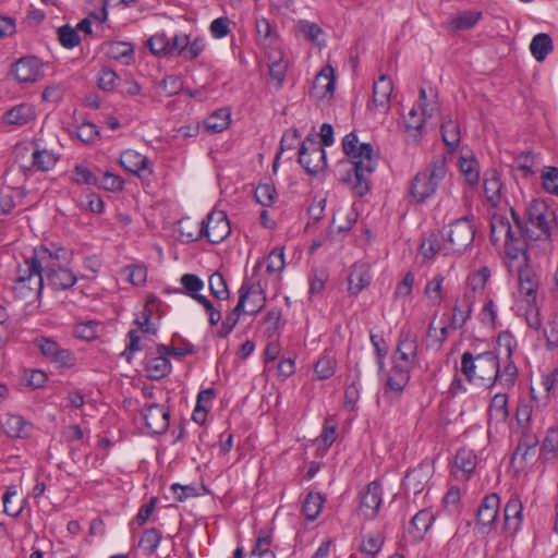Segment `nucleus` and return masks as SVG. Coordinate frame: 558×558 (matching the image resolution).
Instances as JSON below:
<instances>
[{"label":"nucleus","mask_w":558,"mask_h":558,"mask_svg":"<svg viewBox=\"0 0 558 558\" xmlns=\"http://www.w3.org/2000/svg\"><path fill=\"white\" fill-rule=\"evenodd\" d=\"M481 16L480 11H463L453 17L452 23L457 29H469L478 22Z\"/></svg>","instance_id":"603ef678"},{"label":"nucleus","mask_w":558,"mask_h":558,"mask_svg":"<svg viewBox=\"0 0 558 558\" xmlns=\"http://www.w3.org/2000/svg\"><path fill=\"white\" fill-rule=\"evenodd\" d=\"M541 386L548 399L558 397V367L542 377Z\"/></svg>","instance_id":"774afa93"},{"label":"nucleus","mask_w":558,"mask_h":558,"mask_svg":"<svg viewBox=\"0 0 558 558\" xmlns=\"http://www.w3.org/2000/svg\"><path fill=\"white\" fill-rule=\"evenodd\" d=\"M544 336L546 338L547 348L553 350L558 347V316L553 315L546 322L544 327Z\"/></svg>","instance_id":"e2e57ef3"},{"label":"nucleus","mask_w":558,"mask_h":558,"mask_svg":"<svg viewBox=\"0 0 558 558\" xmlns=\"http://www.w3.org/2000/svg\"><path fill=\"white\" fill-rule=\"evenodd\" d=\"M35 118V110L29 104H20L4 114V121L12 125L27 124Z\"/></svg>","instance_id":"473e14b6"},{"label":"nucleus","mask_w":558,"mask_h":558,"mask_svg":"<svg viewBox=\"0 0 558 558\" xmlns=\"http://www.w3.org/2000/svg\"><path fill=\"white\" fill-rule=\"evenodd\" d=\"M383 502V487L378 481L371 482L361 493L360 512L366 520L374 519Z\"/></svg>","instance_id":"2eb2a0df"},{"label":"nucleus","mask_w":558,"mask_h":558,"mask_svg":"<svg viewBox=\"0 0 558 558\" xmlns=\"http://www.w3.org/2000/svg\"><path fill=\"white\" fill-rule=\"evenodd\" d=\"M410 381V365L392 360V367L387 374L384 396L390 401L399 400Z\"/></svg>","instance_id":"1a4fd4ad"},{"label":"nucleus","mask_w":558,"mask_h":558,"mask_svg":"<svg viewBox=\"0 0 558 558\" xmlns=\"http://www.w3.org/2000/svg\"><path fill=\"white\" fill-rule=\"evenodd\" d=\"M325 498L320 493L310 492L303 502L302 513L308 521H315L323 510Z\"/></svg>","instance_id":"e433bc0d"},{"label":"nucleus","mask_w":558,"mask_h":558,"mask_svg":"<svg viewBox=\"0 0 558 558\" xmlns=\"http://www.w3.org/2000/svg\"><path fill=\"white\" fill-rule=\"evenodd\" d=\"M553 48V40L546 33L535 35L530 44L531 53L537 61L545 60Z\"/></svg>","instance_id":"a19ab883"},{"label":"nucleus","mask_w":558,"mask_h":558,"mask_svg":"<svg viewBox=\"0 0 558 558\" xmlns=\"http://www.w3.org/2000/svg\"><path fill=\"white\" fill-rule=\"evenodd\" d=\"M523 239L525 240V263L527 250L538 242L549 245L551 235L558 228L556 211L542 199H533L525 209Z\"/></svg>","instance_id":"f03ea898"},{"label":"nucleus","mask_w":558,"mask_h":558,"mask_svg":"<svg viewBox=\"0 0 558 558\" xmlns=\"http://www.w3.org/2000/svg\"><path fill=\"white\" fill-rule=\"evenodd\" d=\"M472 305V296L468 293H464L461 299L456 301L452 308V317L449 323L451 329H461L466 324L468 319L471 317Z\"/></svg>","instance_id":"a878e982"},{"label":"nucleus","mask_w":558,"mask_h":558,"mask_svg":"<svg viewBox=\"0 0 558 558\" xmlns=\"http://www.w3.org/2000/svg\"><path fill=\"white\" fill-rule=\"evenodd\" d=\"M513 223L500 214H494L490 219V241L493 244L504 242L505 253L511 259L519 256L525 258V240L523 239V222L520 215L510 209Z\"/></svg>","instance_id":"7ed1b4c3"},{"label":"nucleus","mask_w":558,"mask_h":558,"mask_svg":"<svg viewBox=\"0 0 558 558\" xmlns=\"http://www.w3.org/2000/svg\"><path fill=\"white\" fill-rule=\"evenodd\" d=\"M459 170L469 186L475 187L478 185L481 168L477 159L473 154L460 155Z\"/></svg>","instance_id":"c85d7f7f"},{"label":"nucleus","mask_w":558,"mask_h":558,"mask_svg":"<svg viewBox=\"0 0 558 558\" xmlns=\"http://www.w3.org/2000/svg\"><path fill=\"white\" fill-rule=\"evenodd\" d=\"M444 281L445 277L440 274H437L426 283L424 294L427 296V299L430 301L433 305H439L444 299Z\"/></svg>","instance_id":"49530a36"},{"label":"nucleus","mask_w":558,"mask_h":558,"mask_svg":"<svg viewBox=\"0 0 558 558\" xmlns=\"http://www.w3.org/2000/svg\"><path fill=\"white\" fill-rule=\"evenodd\" d=\"M171 362L166 357L165 354H147L145 357V371L147 377L153 380H159L166 377L171 372Z\"/></svg>","instance_id":"5701e85b"},{"label":"nucleus","mask_w":558,"mask_h":558,"mask_svg":"<svg viewBox=\"0 0 558 558\" xmlns=\"http://www.w3.org/2000/svg\"><path fill=\"white\" fill-rule=\"evenodd\" d=\"M209 290L210 293L219 299V300H227L229 298V290L227 287V282L223 278V276L219 272H214L209 277Z\"/></svg>","instance_id":"864d4df0"},{"label":"nucleus","mask_w":558,"mask_h":558,"mask_svg":"<svg viewBox=\"0 0 558 558\" xmlns=\"http://www.w3.org/2000/svg\"><path fill=\"white\" fill-rule=\"evenodd\" d=\"M120 163L126 171L138 177H141L145 170H148V173L153 172L151 169H148V165L150 163L149 159L135 150L129 149L122 153Z\"/></svg>","instance_id":"cd10ccee"},{"label":"nucleus","mask_w":558,"mask_h":558,"mask_svg":"<svg viewBox=\"0 0 558 558\" xmlns=\"http://www.w3.org/2000/svg\"><path fill=\"white\" fill-rule=\"evenodd\" d=\"M248 289L250 299L246 303V315H255L265 306L266 295L264 289L259 284L255 287L254 284L248 283Z\"/></svg>","instance_id":"de8ad7c7"},{"label":"nucleus","mask_w":558,"mask_h":558,"mask_svg":"<svg viewBox=\"0 0 558 558\" xmlns=\"http://www.w3.org/2000/svg\"><path fill=\"white\" fill-rule=\"evenodd\" d=\"M558 452V427L548 428L541 446V454L555 456Z\"/></svg>","instance_id":"69168bd1"},{"label":"nucleus","mask_w":558,"mask_h":558,"mask_svg":"<svg viewBox=\"0 0 558 558\" xmlns=\"http://www.w3.org/2000/svg\"><path fill=\"white\" fill-rule=\"evenodd\" d=\"M461 372L469 383L478 379L482 385L492 388L496 385L498 355L495 351H486L477 355L465 351L461 356Z\"/></svg>","instance_id":"39448f33"},{"label":"nucleus","mask_w":558,"mask_h":558,"mask_svg":"<svg viewBox=\"0 0 558 558\" xmlns=\"http://www.w3.org/2000/svg\"><path fill=\"white\" fill-rule=\"evenodd\" d=\"M99 324L94 320L77 324L74 328V335L83 340L92 341L96 339Z\"/></svg>","instance_id":"0e129e2a"},{"label":"nucleus","mask_w":558,"mask_h":558,"mask_svg":"<svg viewBox=\"0 0 558 558\" xmlns=\"http://www.w3.org/2000/svg\"><path fill=\"white\" fill-rule=\"evenodd\" d=\"M181 284L186 294L193 299V295H201L198 291L204 288L203 280L194 274H185L181 277Z\"/></svg>","instance_id":"338daca9"},{"label":"nucleus","mask_w":558,"mask_h":558,"mask_svg":"<svg viewBox=\"0 0 558 558\" xmlns=\"http://www.w3.org/2000/svg\"><path fill=\"white\" fill-rule=\"evenodd\" d=\"M500 498L497 494L486 495L477 509L475 529L481 534H488L497 524Z\"/></svg>","instance_id":"9d476101"},{"label":"nucleus","mask_w":558,"mask_h":558,"mask_svg":"<svg viewBox=\"0 0 558 558\" xmlns=\"http://www.w3.org/2000/svg\"><path fill=\"white\" fill-rule=\"evenodd\" d=\"M0 424L4 433L12 438H25L31 433V424L21 415L5 414Z\"/></svg>","instance_id":"393cba45"},{"label":"nucleus","mask_w":558,"mask_h":558,"mask_svg":"<svg viewBox=\"0 0 558 558\" xmlns=\"http://www.w3.org/2000/svg\"><path fill=\"white\" fill-rule=\"evenodd\" d=\"M519 294L526 304L536 303L538 290V277L535 271L526 264L519 269L518 274Z\"/></svg>","instance_id":"a211bd4d"},{"label":"nucleus","mask_w":558,"mask_h":558,"mask_svg":"<svg viewBox=\"0 0 558 558\" xmlns=\"http://www.w3.org/2000/svg\"><path fill=\"white\" fill-rule=\"evenodd\" d=\"M256 39L263 47L270 46L274 41L272 28L265 17H257L255 21Z\"/></svg>","instance_id":"09e8293b"},{"label":"nucleus","mask_w":558,"mask_h":558,"mask_svg":"<svg viewBox=\"0 0 558 558\" xmlns=\"http://www.w3.org/2000/svg\"><path fill=\"white\" fill-rule=\"evenodd\" d=\"M543 187L550 194L558 196V168L544 167L542 171Z\"/></svg>","instance_id":"4d7b16f0"},{"label":"nucleus","mask_w":558,"mask_h":558,"mask_svg":"<svg viewBox=\"0 0 558 558\" xmlns=\"http://www.w3.org/2000/svg\"><path fill=\"white\" fill-rule=\"evenodd\" d=\"M384 542L385 536L381 532H371L363 537L360 551L373 558L380 551Z\"/></svg>","instance_id":"a18cd8bd"},{"label":"nucleus","mask_w":558,"mask_h":558,"mask_svg":"<svg viewBox=\"0 0 558 558\" xmlns=\"http://www.w3.org/2000/svg\"><path fill=\"white\" fill-rule=\"evenodd\" d=\"M299 163L311 175L322 172L326 166V151L316 137L308 135L299 149Z\"/></svg>","instance_id":"6e6552de"},{"label":"nucleus","mask_w":558,"mask_h":558,"mask_svg":"<svg viewBox=\"0 0 558 558\" xmlns=\"http://www.w3.org/2000/svg\"><path fill=\"white\" fill-rule=\"evenodd\" d=\"M490 277V270L487 267H482L472 272L468 277V286L473 292L484 290L487 280Z\"/></svg>","instance_id":"6e6d98bb"},{"label":"nucleus","mask_w":558,"mask_h":558,"mask_svg":"<svg viewBox=\"0 0 558 558\" xmlns=\"http://www.w3.org/2000/svg\"><path fill=\"white\" fill-rule=\"evenodd\" d=\"M447 172L446 157H434L426 168L416 172L411 179L408 187V196L411 198V202L420 205L434 197Z\"/></svg>","instance_id":"20e7f679"},{"label":"nucleus","mask_w":558,"mask_h":558,"mask_svg":"<svg viewBox=\"0 0 558 558\" xmlns=\"http://www.w3.org/2000/svg\"><path fill=\"white\" fill-rule=\"evenodd\" d=\"M433 474V469L427 462L420 463L416 468L409 470L402 481L407 494L417 496L427 486Z\"/></svg>","instance_id":"dca6fc26"},{"label":"nucleus","mask_w":558,"mask_h":558,"mask_svg":"<svg viewBox=\"0 0 558 558\" xmlns=\"http://www.w3.org/2000/svg\"><path fill=\"white\" fill-rule=\"evenodd\" d=\"M72 257L71 251L57 243L50 242L34 248L33 258L44 279L56 271V268L68 264Z\"/></svg>","instance_id":"423d86ee"},{"label":"nucleus","mask_w":558,"mask_h":558,"mask_svg":"<svg viewBox=\"0 0 558 558\" xmlns=\"http://www.w3.org/2000/svg\"><path fill=\"white\" fill-rule=\"evenodd\" d=\"M147 47L154 54L169 56L170 38L166 34H155L147 40Z\"/></svg>","instance_id":"5fc2aeb1"},{"label":"nucleus","mask_w":558,"mask_h":558,"mask_svg":"<svg viewBox=\"0 0 558 558\" xmlns=\"http://www.w3.org/2000/svg\"><path fill=\"white\" fill-rule=\"evenodd\" d=\"M72 181L80 185H97L98 177H96L85 165H76L72 172Z\"/></svg>","instance_id":"3c124183"},{"label":"nucleus","mask_w":558,"mask_h":558,"mask_svg":"<svg viewBox=\"0 0 558 558\" xmlns=\"http://www.w3.org/2000/svg\"><path fill=\"white\" fill-rule=\"evenodd\" d=\"M45 280L52 290L64 291L76 283L77 277L63 265L60 268H56V271L52 274L47 275Z\"/></svg>","instance_id":"c756f323"},{"label":"nucleus","mask_w":558,"mask_h":558,"mask_svg":"<svg viewBox=\"0 0 558 558\" xmlns=\"http://www.w3.org/2000/svg\"><path fill=\"white\" fill-rule=\"evenodd\" d=\"M435 520L432 510L425 508L420 510L410 522L409 534L414 541H422L424 535L433 525Z\"/></svg>","instance_id":"bb28decb"},{"label":"nucleus","mask_w":558,"mask_h":558,"mask_svg":"<svg viewBox=\"0 0 558 558\" xmlns=\"http://www.w3.org/2000/svg\"><path fill=\"white\" fill-rule=\"evenodd\" d=\"M496 376V384L498 383L504 389H511L514 386L518 368L512 357H506L502 368H500V363L498 362V374Z\"/></svg>","instance_id":"ea45409f"},{"label":"nucleus","mask_w":558,"mask_h":558,"mask_svg":"<svg viewBox=\"0 0 558 558\" xmlns=\"http://www.w3.org/2000/svg\"><path fill=\"white\" fill-rule=\"evenodd\" d=\"M342 150L351 165L344 182L351 183L356 196H364L371 189V177L377 167V157L369 143H361L355 132L347 134L341 142Z\"/></svg>","instance_id":"f257e3e1"},{"label":"nucleus","mask_w":558,"mask_h":558,"mask_svg":"<svg viewBox=\"0 0 558 558\" xmlns=\"http://www.w3.org/2000/svg\"><path fill=\"white\" fill-rule=\"evenodd\" d=\"M536 437H525L521 439L513 452L512 460H519L521 464H526L536 453Z\"/></svg>","instance_id":"37998d69"},{"label":"nucleus","mask_w":558,"mask_h":558,"mask_svg":"<svg viewBox=\"0 0 558 558\" xmlns=\"http://www.w3.org/2000/svg\"><path fill=\"white\" fill-rule=\"evenodd\" d=\"M477 463L476 454L466 448H461L457 451L454 457V466L460 470L465 477L475 470Z\"/></svg>","instance_id":"79ce46f5"},{"label":"nucleus","mask_w":558,"mask_h":558,"mask_svg":"<svg viewBox=\"0 0 558 558\" xmlns=\"http://www.w3.org/2000/svg\"><path fill=\"white\" fill-rule=\"evenodd\" d=\"M371 267L367 263H355L348 277V290L351 295L356 296L364 288L372 282Z\"/></svg>","instance_id":"412c9836"},{"label":"nucleus","mask_w":558,"mask_h":558,"mask_svg":"<svg viewBox=\"0 0 558 558\" xmlns=\"http://www.w3.org/2000/svg\"><path fill=\"white\" fill-rule=\"evenodd\" d=\"M179 240L182 243H192L203 238V221L197 222L190 217L178 221Z\"/></svg>","instance_id":"2f4dec72"},{"label":"nucleus","mask_w":558,"mask_h":558,"mask_svg":"<svg viewBox=\"0 0 558 558\" xmlns=\"http://www.w3.org/2000/svg\"><path fill=\"white\" fill-rule=\"evenodd\" d=\"M441 138L449 154L453 153L460 143V128L451 119L444 121L440 126Z\"/></svg>","instance_id":"58836bf2"},{"label":"nucleus","mask_w":558,"mask_h":558,"mask_svg":"<svg viewBox=\"0 0 558 558\" xmlns=\"http://www.w3.org/2000/svg\"><path fill=\"white\" fill-rule=\"evenodd\" d=\"M523 504L519 496L512 495L504 509V531L515 534L523 521Z\"/></svg>","instance_id":"aec40b11"},{"label":"nucleus","mask_w":558,"mask_h":558,"mask_svg":"<svg viewBox=\"0 0 558 558\" xmlns=\"http://www.w3.org/2000/svg\"><path fill=\"white\" fill-rule=\"evenodd\" d=\"M11 73L21 83H35L44 77L43 62L34 56L23 57L13 63Z\"/></svg>","instance_id":"f8f14e48"},{"label":"nucleus","mask_w":558,"mask_h":558,"mask_svg":"<svg viewBox=\"0 0 558 558\" xmlns=\"http://www.w3.org/2000/svg\"><path fill=\"white\" fill-rule=\"evenodd\" d=\"M488 415L490 421H495L497 423H504L507 421L509 416L508 410V395L506 392L496 393L488 407Z\"/></svg>","instance_id":"c9c22d12"},{"label":"nucleus","mask_w":558,"mask_h":558,"mask_svg":"<svg viewBox=\"0 0 558 558\" xmlns=\"http://www.w3.org/2000/svg\"><path fill=\"white\" fill-rule=\"evenodd\" d=\"M58 37L60 44L68 49L74 48L80 44V36L76 29L70 25H63L58 29Z\"/></svg>","instance_id":"052dcab7"},{"label":"nucleus","mask_w":558,"mask_h":558,"mask_svg":"<svg viewBox=\"0 0 558 558\" xmlns=\"http://www.w3.org/2000/svg\"><path fill=\"white\" fill-rule=\"evenodd\" d=\"M255 199L262 206H270L276 198V189L272 184L263 183L255 189Z\"/></svg>","instance_id":"13d9d810"},{"label":"nucleus","mask_w":558,"mask_h":558,"mask_svg":"<svg viewBox=\"0 0 558 558\" xmlns=\"http://www.w3.org/2000/svg\"><path fill=\"white\" fill-rule=\"evenodd\" d=\"M39 348L43 355L59 367H71L74 364L72 352L68 349H62L52 339H41Z\"/></svg>","instance_id":"6ab92c4d"},{"label":"nucleus","mask_w":558,"mask_h":558,"mask_svg":"<svg viewBox=\"0 0 558 558\" xmlns=\"http://www.w3.org/2000/svg\"><path fill=\"white\" fill-rule=\"evenodd\" d=\"M161 539L162 533L160 530L156 527L146 529L140 538L138 546L147 555H153L159 547Z\"/></svg>","instance_id":"c03bdc74"},{"label":"nucleus","mask_w":558,"mask_h":558,"mask_svg":"<svg viewBox=\"0 0 558 558\" xmlns=\"http://www.w3.org/2000/svg\"><path fill=\"white\" fill-rule=\"evenodd\" d=\"M392 89L393 86L391 78L386 74L380 75L379 78L375 81L373 85L372 104L375 107H381L387 109L389 107Z\"/></svg>","instance_id":"7c9ffc66"},{"label":"nucleus","mask_w":558,"mask_h":558,"mask_svg":"<svg viewBox=\"0 0 558 558\" xmlns=\"http://www.w3.org/2000/svg\"><path fill=\"white\" fill-rule=\"evenodd\" d=\"M12 293L16 300L33 302L40 298L44 289V277H16L12 284Z\"/></svg>","instance_id":"f3484780"},{"label":"nucleus","mask_w":558,"mask_h":558,"mask_svg":"<svg viewBox=\"0 0 558 558\" xmlns=\"http://www.w3.org/2000/svg\"><path fill=\"white\" fill-rule=\"evenodd\" d=\"M231 121V111L228 108H220L214 111L205 120V126L213 133L225 131Z\"/></svg>","instance_id":"4c0bfd02"},{"label":"nucleus","mask_w":558,"mask_h":558,"mask_svg":"<svg viewBox=\"0 0 558 558\" xmlns=\"http://www.w3.org/2000/svg\"><path fill=\"white\" fill-rule=\"evenodd\" d=\"M231 232L227 214L222 210H213L206 220H203V238L209 243L218 244L226 240Z\"/></svg>","instance_id":"9b49d317"},{"label":"nucleus","mask_w":558,"mask_h":558,"mask_svg":"<svg viewBox=\"0 0 558 558\" xmlns=\"http://www.w3.org/2000/svg\"><path fill=\"white\" fill-rule=\"evenodd\" d=\"M314 372L319 380L330 378L335 374V361L328 355H323L316 362Z\"/></svg>","instance_id":"bf43d9fd"},{"label":"nucleus","mask_w":558,"mask_h":558,"mask_svg":"<svg viewBox=\"0 0 558 558\" xmlns=\"http://www.w3.org/2000/svg\"><path fill=\"white\" fill-rule=\"evenodd\" d=\"M336 78L335 71L331 65H325L319 73L316 74L312 94L317 98H326L332 96L335 92Z\"/></svg>","instance_id":"4be33fe9"},{"label":"nucleus","mask_w":558,"mask_h":558,"mask_svg":"<svg viewBox=\"0 0 558 558\" xmlns=\"http://www.w3.org/2000/svg\"><path fill=\"white\" fill-rule=\"evenodd\" d=\"M105 53L110 59L129 64L134 56V48L125 41H110L105 45Z\"/></svg>","instance_id":"72a5a7b5"},{"label":"nucleus","mask_w":558,"mask_h":558,"mask_svg":"<svg viewBox=\"0 0 558 558\" xmlns=\"http://www.w3.org/2000/svg\"><path fill=\"white\" fill-rule=\"evenodd\" d=\"M284 267V247H275L267 256V272L280 275Z\"/></svg>","instance_id":"8fccbe9b"},{"label":"nucleus","mask_w":558,"mask_h":558,"mask_svg":"<svg viewBox=\"0 0 558 558\" xmlns=\"http://www.w3.org/2000/svg\"><path fill=\"white\" fill-rule=\"evenodd\" d=\"M97 186H100L110 192H118L123 190L124 181L121 177L106 171L101 178H98Z\"/></svg>","instance_id":"680f3d73"},{"label":"nucleus","mask_w":558,"mask_h":558,"mask_svg":"<svg viewBox=\"0 0 558 558\" xmlns=\"http://www.w3.org/2000/svg\"><path fill=\"white\" fill-rule=\"evenodd\" d=\"M447 241L444 250L447 253H463L474 241L475 229L469 216L462 217L450 223L446 232Z\"/></svg>","instance_id":"0eeeda50"},{"label":"nucleus","mask_w":558,"mask_h":558,"mask_svg":"<svg viewBox=\"0 0 558 558\" xmlns=\"http://www.w3.org/2000/svg\"><path fill=\"white\" fill-rule=\"evenodd\" d=\"M142 417L153 434L161 435L168 430L170 413L163 405L158 403L145 405Z\"/></svg>","instance_id":"4468645a"},{"label":"nucleus","mask_w":558,"mask_h":558,"mask_svg":"<svg viewBox=\"0 0 558 558\" xmlns=\"http://www.w3.org/2000/svg\"><path fill=\"white\" fill-rule=\"evenodd\" d=\"M32 166L39 171H49L51 170L57 161L59 160V156L50 149L40 148L36 145L32 154Z\"/></svg>","instance_id":"f704fd0d"},{"label":"nucleus","mask_w":558,"mask_h":558,"mask_svg":"<svg viewBox=\"0 0 558 558\" xmlns=\"http://www.w3.org/2000/svg\"><path fill=\"white\" fill-rule=\"evenodd\" d=\"M418 350L417 336L411 328L403 327L398 337L397 349L392 355V360L410 365L416 360Z\"/></svg>","instance_id":"ddd939ff"},{"label":"nucleus","mask_w":558,"mask_h":558,"mask_svg":"<svg viewBox=\"0 0 558 558\" xmlns=\"http://www.w3.org/2000/svg\"><path fill=\"white\" fill-rule=\"evenodd\" d=\"M502 182L496 169H489L484 173V193L488 204L496 207L502 198Z\"/></svg>","instance_id":"b1692460"}]
</instances>
